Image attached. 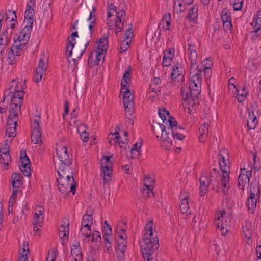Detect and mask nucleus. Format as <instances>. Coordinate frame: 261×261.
<instances>
[{
  "instance_id": "obj_45",
  "label": "nucleus",
  "mask_w": 261,
  "mask_h": 261,
  "mask_svg": "<svg viewBox=\"0 0 261 261\" xmlns=\"http://www.w3.org/2000/svg\"><path fill=\"white\" fill-rule=\"evenodd\" d=\"M108 19L107 20V24L109 25L110 23V20L109 19V18L112 16L114 13H116L117 8L113 4H110L108 6Z\"/></svg>"
},
{
  "instance_id": "obj_11",
  "label": "nucleus",
  "mask_w": 261,
  "mask_h": 261,
  "mask_svg": "<svg viewBox=\"0 0 261 261\" xmlns=\"http://www.w3.org/2000/svg\"><path fill=\"white\" fill-rule=\"evenodd\" d=\"M225 214V210H222V211H218L215 215L214 219L215 225L216 226L217 229H220L222 235H225L228 231L226 224L222 222L223 215Z\"/></svg>"
},
{
  "instance_id": "obj_40",
  "label": "nucleus",
  "mask_w": 261,
  "mask_h": 261,
  "mask_svg": "<svg viewBox=\"0 0 261 261\" xmlns=\"http://www.w3.org/2000/svg\"><path fill=\"white\" fill-rule=\"evenodd\" d=\"M131 71V68L129 67L128 69L126 71L123 76L122 80L121 82V88H124L125 86L126 88H128L127 86V84H129L130 79V72Z\"/></svg>"
},
{
  "instance_id": "obj_46",
  "label": "nucleus",
  "mask_w": 261,
  "mask_h": 261,
  "mask_svg": "<svg viewBox=\"0 0 261 261\" xmlns=\"http://www.w3.org/2000/svg\"><path fill=\"white\" fill-rule=\"evenodd\" d=\"M123 106L126 116L132 115L134 112V103H123Z\"/></svg>"
},
{
  "instance_id": "obj_48",
  "label": "nucleus",
  "mask_w": 261,
  "mask_h": 261,
  "mask_svg": "<svg viewBox=\"0 0 261 261\" xmlns=\"http://www.w3.org/2000/svg\"><path fill=\"white\" fill-rule=\"evenodd\" d=\"M120 138V134L118 132H116L114 134L111 133L108 135L109 142L110 144H115L118 142V140Z\"/></svg>"
},
{
  "instance_id": "obj_29",
  "label": "nucleus",
  "mask_w": 261,
  "mask_h": 261,
  "mask_svg": "<svg viewBox=\"0 0 261 261\" xmlns=\"http://www.w3.org/2000/svg\"><path fill=\"white\" fill-rule=\"evenodd\" d=\"M12 186L13 188H20L22 185L20 173H13L11 176Z\"/></svg>"
},
{
  "instance_id": "obj_8",
  "label": "nucleus",
  "mask_w": 261,
  "mask_h": 261,
  "mask_svg": "<svg viewBox=\"0 0 261 261\" xmlns=\"http://www.w3.org/2000/svg\"><path fill=\"white\" fill-rule=\"evenodd\" d=\"M32 29V27L25 25L21 30L17 38L14 39V43H17L19 48L24 50L25 46L30 39Z\"/></svg>"
},
{
  "instance_id": "obj_53",
  "label": "nucleus",
  "mask_w": 261,
  "mask_h": 261,
  "mask_svg": "<svg viewBox=\"0 0 261 261\" xmlns=\"http://www.w3.org/2000/svg\"><path fill=\"white\" fill-rule=\"evenodd\" d=\"M221 19L222 22L231 21L230 14L227 10H223L221 13Z\"/></svg>"
},
{
  "instance_id": "obj_22",
  "label": "nucleus",
  "mask_w": 261,
  "mask_h": 261,
  "mask_svg": "<svg viewBox=\"0 0 261 261\" xmlns=\"http://www.w3.org/2000/svg\"><path fill=\"white\" fill-rule=\"evenodd\" d=\"M117 14V18L115 20V33L118 34L121 32L123 26V23L122 22V18L125 15V13L123 10H121L119 12L115 13Z\"/></svg>"
},
{
  "instance_id": "obj_23",
  "label": "nucleus",
  "mask_w": 261,
  "mask_h": 261,
  "mask_svg": "<svg viewBox=\"0 0 261 261\" xmlns=\"http://www.w3.org/2000/svg\"><path fill=\"white\" fill-rule=\"evenodd\" d=\"M124 87L121 89V94L123 96V103H134L133 101L134 96L128 88H126L125 86Z\"/></svg>"
},
{
  "instance_id": "obj_60",
  "label": "nucleus",
  "mask_w": 261,
  "mask_h": 261,
  "mask_svg": "<svg viewBox=\"0 0 261 261\" xmlns=\"http://www.w3.org/2000/svg\"><path fill=\"white\" fill-rule=\"evenodd\" d=\"M10 147L6 142L0 149V155L9 153Z\"/></svg>"
},
{
  "instance_id": "obj_43",
  "label": "nucleus",
  "mask_w": 261,
  "mask_h": 261,
  "mask_svg": "<svg viewBox=\"0 0 261 261\" xmlns=\"http://www.w3.org/2000/svg\"><path fill=\"white\" fill-rule=\"evenodd\" d=\"M80 234L83 237L87 238L88 241H90V238L91 237V230L90 227L83 226L80 230Z\"/></svg>"
},
{
  "instance_id": "obj_2",
  "label": "nucleus",
  "mask_w": 261,
  "mask_h": 261,
  "mask_svg": "<svg viewBox=\"0 0 261 261\" xmlns=\"http://www.w3.org/2000/svg\"><path fill=\"white\" fill-rule=\"evenodd\" d=\"M153 222L150 221L145 226V233L141 244L142 255L147 261H151V256L156 249H158L159 240L157 232L153 231Z\"/></svg>"
},
{
  "instance_id": "obj_13",
  "label": "nucleus",
  "mask_w": 261,
  "mask_h": 261,
  "mask_svg": "<svg viewBox=\"0 0 261 261\" xmlns=\"http://www.w3.org/2000/svg\"><path fill=\"white\" fill-rule=\"evenodd\" d=\"M252 175V171L246 170L245 168H241L240 174L238 177V186L242 190L249 183V178Z\"/></svg>"
},
{
  "instance_id": "obj_14",
  "label": "nucleus",
  "mask_w": 261,
  "mask_h": 261,
  "mask_svg": "<svg viewBox=\"0 0 261 261\" xmlns=\"http://www.w3.org/2000/svg\"><path fill=\"white\" fill-rule=\"evenodd\" d=\"M20 159L21 160V164L20 165V169L25 176H31V169L29 166L30 161L27 156L25 151L21 150L20 154Z\"/></svg>"
},
{
  "instance_id": "obj_9",
  "label": "nucleus",
  "mask_w": 261,
  "mask_h": 261,
  "mask_svg": "<svg viewBox=\"0 0 261 261\" xmlns=\"http://www.w3.org/2000/svg\"><path fill=\"white\" fill-rule=\"evenodd\" d=\"M40 116H38L37 118L34 120L32 124V135L31 139L32 142L35 144L42 143L41 142V132L39 125Z\"/></svg>"
},
{
  "instance_id": "obj_37",
  "label": "nucleus",
  "mask_w": 261,
  "mask_h": 261,
  "mask_svg": "<svg viewBox=\"0 0 261 261\" xmlns=\"http://www.w3.org/2000/svg\"><path fill=\"white\" fill-rule=\"evenodd\" d=\"M251 24L254 29V35H256L257 37L258 36L257 33L261 29V14L257 15L256 18L253 20Z\"/></svg>"
},
{
  "instance_id": "obj_58",
  "label": "nucleus",
  "mask_w": 261,
  "mask_h": 261,
  "mask_svg": "<svg viewBox=\"0 0 261 261\" xmlns=\"http://www.w3.org/2000/svg\"><path fill=\"white\" fill-rule=\"evenodd\" d=\"M5 33H7V31L5 30L2 35H0V45L5 46L7 42V36L5 34Z\"/></svg>"
},
{
  "instance_id": "obj_50",
  "label": "nucleus",
  "mask_w": 261,
  "mask_h": 261,
  "mask_svg": "<svg viewBox=\"0 0 261 261\" xmlns=\"http://www.w3.org/2000/svg\"><path fill=\"white\" fill-rule=\"evenodd\" d=\"M6 19L10 22L16 21L17 16L15 11L12 10H8L6 13Z\"/></svg>"
},
{
  "instance_id": "obj_33",
  "label": "nucleus",
  "mask_w": 261,
  "mask_h": 261,
  "mask_svg": "<svg viewBox=\"0 0 261 261\" xmlns=\"http://www.w3.org/2000/svg\"><path fill=\"white\" fill-rule=\"evenodd\" d=\"M93 224L92 213H88V210L86 214L83 216L81 225L83 226L91 227Z\"/></svg>"
},
{
  "instance_id": "obj_3",
  "label": "nucleus",
  "mask_w": 261,
  "mask_h": 261,
  "mask_svg": "<svg viewBox=\"0 0 261 261\" xmlns=\"http://www.w3.org/2000/svg\"><path fill=\"white\" fill-rule=\"evenodd\" d=\"M57 173L59 178L57 179L59 191L64 195H67L71 192L75 194L76 184L73 176V170L71 167H66V169L58 167Z\"/></svg>"
},
{
  "instance_id": "obj_44",
  "label": "nucleus",
  "mask_w": 261,
  "mask_h": 261,
  "mask_svg": "<svg viewBox=\"0 0 261 261\" xmlns=\"http://www.w3.org/2000/svg\"><path fill=\"white\" fill-rule=\"evenodd\" d=\"M189 197L188 196L184 197L181 200V205L180 206V209L182 213L186 214L188 213V210L189 208V202L188 199Z\"/></svg>"
},
{
  "instance_id": "obj_38",
  "label": "nucleus",
  "mask_w": 261,
  "mask_h": 261,
  "mask_svg": "<svg viewBox=\"0 0 261 261\" xmlns=\"http://www.w3.org/2000/svg\"><path fill=\"white\" fill-rule=\"evenodd\" d=\"M198 16V8L193 7L188 12L186 18L189 21H194Z\"/></svg>"
},
{
  "instance_id": "obj_26",
  "label": "nucleus",
  "mask_w": 261,
  "mask_h": 261,
  "mask_svg": "<svg viewBox=\"0 0 261 261\" xmlns=\"http://www.w3.org/2000/svg\"><path fill=\"white\" fill-rule=\"evenodd\" d=\"M85 37L84 44L81 45V47L80 48V50L79 53L76 52V48H74V56L77 58L79 59L81 57L83 53L85 51V50L87 46H88L89 42L92 38H89V37H87L83 34Z\"/></svg>"
},
{
  "instance_id": "obj_15",
  "label": "nucleus",
  "mask_w": 261,
  "mask_h": 261,
  "mask_svg": "<svg viewBox=\"0 0 261 261\" xmlns=\"http://www.w3.org/2000/svg\"><path fill=\"white\" fill-rule=\"evenodd\" d=\"M24 52V50L19 48L17 43H13L10 50L8 53L7 60L9 65H13L16 62V57Z\"/></svg>"
},
{
  "instance_id": "obj_61",
  "label": "nucleus",
  "mask_w": 261,
  "mask_h": 261,
  "mask_svg": "<svg viewBox=\"0 0 261 261\" xmlns=\"http://www.w3.org/2000/svg\"><path fill=\"white\" fill-rule=\"evenodd\" d=\"M43 217V216H42V217L35 216L33 219V225H38L39 226H42Z\"/></svg>"
},
{
  "instance_id": "obj_19",
  "label": "nucleus",
  "mask_w": 261,
  "mask_h": 261,
  "mask_svg": "<svg viewBox=\"0 0 261 261\" xmlns=\"http://www.w3.org/2000/svg\"><path fill=\"white\" fill-rule=\"evenodd\" d=\"M47 66L45 64L43 59L40 58L34 76V81L36 83H38L42 79L43 74L45 73L47 70Z\"/></svg>"
},
{
  "instance_id": "obj_32",
  "label": "nucleus",
  "mask_w": 261,
  "mask_h": 261,
  "mask_svg": "<svg viewBox=\"0 0 261 261\" xmlns=\"http://www.w3.org/2000/svg\"><path fill=\"white\" fill-rule=\"evenodd\" d=\"M75 38H72L69 36L68 38L67 44L66 45V56L70 57L72 55V50L75 44Z\"/></svg>"
},
{
  "instance_id": "obj_18",
  "label": "nucleus",
  "mask_w": 261,
  "mask_h": 261,
  "mask_svg": "<svg viewBox=\"0 0 261 261\" xmlns=\"http://www.w3.org/2000/svg\"><path fill=\"white\" fill-rule=\"evenodd\" d=\"M189 48L188 49V60L190 62V68L193 69H196L197 67L196 61L197 59V54L196 51V47L194 44H189Z\"/></svg>"
},
{
  "instance_id": "obj_1",
  "label": "nucleus",
  "mask_w": 261,
  "mask_h": 261,
  "mask_svg": "<svg viewBox=\"0 0 261 261\" xmlns=\"http://www.w3.org/2000/svg\"><path fill=\"white\" fill-rule=\"evenodd\" d=\"M207 65V64H205ZM211 70L210 66L202 65L200 67H197L193 69L190 68V74L191 75L189 81V88L182 87L181 88V95L183 100H189V104L192 106L198 103V98L200 95L201 87V80L202 75L205 78L210 76Z\"/></svg>"
},
{
  "instance_id": "obj_62",
  "label": "nucleus",
  "mask_w": 261,
  "mask_h": 261,
  "mask_svg": "<svg viewBox=\"0 0 261 261\" xmlns=\"http://www.w3.org/2000/svg\"><path fill=\"white\" fill-rule=\"evenodd\" d=\"M69 236L68 232H59V238L62 240V244H64L65 242L67 240L68 237Z\"/></svg>"
},
{
  "instance_id": "obj_17",
  "label": "nucleus",
  "mask_w": 261,
  "mask_h": 261,
  "mask_svg": "<svg viewBox=\"0 0 261 261\" xmlns=\"http://www.w3.org/2000/svg\"><path fill=\"white\" fill-rule=\"evenodd\" d=\"M82 249L79 242L72 244L71 248L70 259L73 261H82Z\"/></svg>"
},
{
  "instance_id": "obj_16",
  "label": "nucleus",
  "mask_w": 261,
  "mask_h": 261,
  "mask_svg": "<svg viewBox=\"0 0 261 261\" xmlns=\"http://www.w3.org/2000/svg\"><path fill=\"white\" fill-rule=\"evenodd\" d=\"M168 122L169 126H171V128H172L171 130V133H172V137L176 138L179 140H182L185 137V135L184 134L185 129L180 126H177V122L175 119H169Z\"/></svg>"
},
{
  "instance_id": "obj_25",
  "label": "nucleus",
  "mask_w": 261,
  "mask_h": 261,
  "mask_svg": "<svg viewBox=\"0 0 261 261\" xmlns=\"http://www.w3.org/2000/svg\"><path fill=\"white\" fill-rule=\"evenodd\" d=\"M250 196L259 198L260 197L259 185L256 180L252 181L250 184Z\"/></svg>"
},
{
  "instance_id": "obj_55",
  "label": "nucleus",
  "mask_w": 261,
  "mask_h": 261,
  "mask_svg": "<svg viewBox=\"0 0 261 261\" xmlns=\"http://www.w3.org/2000/svg\"><path fill=\"white\" fill-rule=\"evenodd\" d=\"M101 240V236L99 232L97 231H94L93 233L91 235V238H90V241L93 242H99Z\"/></svg>"
},
{
  "instance_id": "obj_59",
  "label": "nucleus",
  "mask_w": 261,
  "mask_h": 261,
  "mask_svg": "<svg viewBox=\"0 0 261 261\" xmlns=\"http://www.w3.org/2000/svg\"><path fill=\"white\" fill-rule=\"evenodd\" d=\"M95 24V19H94L92 21L90 22V24L89 25V30L87 31L85 36L87 37H90V38H92V34H93V29L94 28V25Z\"/></svg>"
},
{
  "instance_id": "obj_21",
  "label": "nucleus",
  "mask_w": 261,
  "mask_h": 261,
  "mask_svg": "<svg viewBox=\"0 0 261 261\" xmlns=\"http://www.w3.org/2000/svg\"><path fill=\"white\" fill-rule=\"evenodd\" d=\"M182 69L180 64H177L174 65L173 67L172 72L171 74V77L174 81L179 82L182 81L184 79V75H182Z\"/></svg>"
},
{
  "instance_id": "obj_47",
  "label": "nucleus",
  "mask_w": 261,
  "mask_h": 261,
  "mask_svg": "<svg viewBox=\"0 0 261 261\" xmlns=\"http://www.w3.org/2000/svg\"><path fill=\"white\" fill-rule=\"evenodd\" d=\"M248 95V92L245 87H243L241 91H237V98L239 102H243Z\"/></svg>"
},
{
  "instance_id": "obj_42",
  "label": "nucleus",
  "mask_w": 261,
  "mask_h": 261,
  "mask_svg": "<svg viewBox=\"0 0 261 261\" xmlns=\"http://www.w3.org/2000/svg\"><path fill=\"white\" fill-rule=\"evenodd\" d=\"M243 233L244 236L247 239H249L251 238L253 229L251 228V225L250 223H246L245 225L243 227Z\"/></svg>"
},
{
  "instance_id": "obj_35",
  "label": "nucleus",
  "mask_w": 261,
  "mask_h": 261,
  "mask_svg": "<svg viewBox=\"0 0 261 261\" xmlns=\"http://www.w3.org/2000/svg\"><path fill=\"white\" fill-rule=\"evenodd\" d=\"M164 124L165 123L162 124L156 122L153 123L152 125V129L156 138H159L161 135L162 133L164 132V130L166 128V126Z\"/></svg>"
},
{
  "instance_id": "obj_56",
  "label": "nucleus",
  "mask_w": 261,
  "mask_h": 261,
  "mask_svg": "<svg viewBox=\"0 0 261 261\" xmlns=\"http://www.w3.org/2000/svg\"><path fill=\"white\" fill-rule=\"evenodd\" d=\"M233 9L236 11L240 10L243 5V0H234L233 2Z\"/></svg>"
},
{
  "instance_id": "obj_24",
  "label": "nucleus",
  "mask_w": 261,
  "mask_h": 261,
  "mask_svg": "<svg viewBox=\"0 0 261 261\" xmlns=\"http://www.w3.org/2000/svg\"><path fill=\"white\" fill-rule=\"evenodd\" d=\"M148 177H145L144 178V191L143 194L144 196L146 198H150L152 197H154V194L153 192V186L152 184H149L147 183V180H148Z\"/></svg>"
},
{
  "instance_id": "obj_54",
  "label": "nucleus",
  "mask_w": 261,
  "mask_h": 261,
  "mask_svg": "<svg viewBox=\"0 0 261 261\" xmlns=\"http://www.w3.org/2000/svg\"><path fill=\"white\" fill-rule=\"evenodd\" d=\"M44 212V208L42 206L38 205L35 207V212L34 213L35 216L42 217L43 216V213Z\"/></svg>"
},
{
  "instance_id": "obj_30",
  "label": "nucleus",
  "mask_w": 261,
  "mask_h": 261,
  "mask_svg": "<svg viewBox=\"0 0 261 261\" xmlns=\"http://www.w3.org/2000/svg\"><path fill=\"white\" fill-rule=\"evenodd\" d=\"M21 105L10 103L9 106V115L11 117H18V114L20 112Z\"/></svg>"
},
{
  "instance_id": "obj_5",
  "label": "nucleus",
  "mask_w": 261,
  "mask_h": 261,
  "mask_svg": "<svg viewBox=\"0 0 261 261\" xmlns=\"http://www.w3.org/2000/svg\"><path fill=\"white\" fill-rule=\"evenodd\" d=\"M219 166L222 171V175L221 178V184L222 192L224 195L228 194L229 189V173L225 171L223 167H225L229 164V154L228 150L226 149H221L219 152Z\"/></svg>"
},
{
  "instance_id": "obj_20",
  "label": "nucleus",
  "mask_w": 261,
  "mask_h": 261,
  "mask_svg": "<svg viewBox=\"0 0 261 261\" xmlns=\"http://www.w3.org/2000/svg\"><path fill=\"white\" fill-rule=\"evenodd\" d=\"M95 59L94 61H93V53H92L90 55L88 59V64L90 66H94L95 65H99V62L103 60L104 58V54L105 53H101V51H99L97 50H95L94 51Z\"/></svg>"
},
{
  "instance_id": "obj_51",
  "label": "nucleus",
  "mask_w": 261,
  "mask_h": 261,
  "mask_svg": "<svg viewBox=\"0 0 261 261\" xmlns=\"http://www.w3.org/2000/svg\"><path fill=\"white\" fill-rule=\"evenodd\" d=\"M79 108L75 107V109L72 111L71 113V119L70 120V124L71 125H75L76 120V119L77 117V115L79 114Z\"/></svg>"
},
{
  "instance_id": "obj_10",
  "label": "nucleus",
  "mask_w": 261,
  "mask_h": 261,
  "mask_svg": "<svg viewBox=\"0 0 261 261\" xmlns=\"http://www.w3.org/2000/svg\"><path fill=\"white\" fill-rule=\"evenodd\" d=\"M172 129L171 126L169 125L167 128H165L164 132H162L160 136V138L162 140L161 145L166 149L170 148L172 145V133L171 132Z\"/></svg>"
},
{
  "instance_id": "obj_49",
  "label": "nucleus",
  "mask_w": 261,
  "mask_h": 261,
  "mask_svg": "<svg viewBox=\"0 0 261 261\" xmlns=\"http://www.w3.org/2000/svg\"><path fill=\"white\" fill-rule=\"evenodd\" d=\"M16 126H6V135L9 137H14L16 135Z\"/></svg>"
},
{
  "instance_id": "obj_4",
  "label": "nucleus",
  "mask_w": 261,
  "mask_h": 261,
  "mask_svg": "<svg viewBox=\"0 0 261 261\" xmlns=\"http://www.w3.org/2000/svg\"><path fill=\"white\" fill-rule=\"evenodd\" d=\"M220 174L216 168H214L210 173L202 172L199 179V193L203 196L207 191L210 185L213 190H218L219 186Z\"/></svg>"
},
{
  "instance_id": "obj_64",
  "label": "nucleus",
  "mask_w": 261,
  "mask_h": 261,
  "mask_svg": "<svg viewBox=\"0 0 261 261\" xmlns=\"http://www.w3.org/2000/svg\"><path fill=\"white\" fill-rule=\"evenodd\" d=\"M24 90V84L22 82H17V85L14 88L15 91L23 92Z\"/></svg>"
},
{
  "instance_id": "obj_34",
  "label": "nucleus",
  "mask_w": 261,
  "mask_h": 261,
  "mask_svg": "<svg viewBox=\"0 0 261 261\" xmlns=\"http://www.w3.org/2000/svg\"><path fill=\"white\" fill-rule=\"evenodd\" d=\"M159 115L162 120L163 123H169L168 120L171 119H174V118L170 116L169 112L165 109H159Z\"/></svg>"
},
{
  "instance_id": "obj_39",
  "label": "nucleus",
  "mask_w": 261,
  "mask_h": 261,
  "mask_svg": "<svg viewBox=\"0 0 261 261\" xmlns=\"http://www.w3.org/2000/svg\"><path fill=\"white\" fill-rule=\"evenodd\" d=\"M11 157L9 153L0 155V163L3 164L2 168L4 170L7 169L9 163L11 162Z\"/></svg>"
},
{
  "instance_id": "obj_63",
  "label": "nucleus",
  "mask_w": 261,
  "mask_h": 261,
  "mask_svg": "<svg viewBox=\"0 0 261 261\" xmlns=\"http://www.w3.org/2000/svg\"><path fill=\"white\" fill-rule=\"evenodd\" d=\"M172 58L171 57H166V55H164L163 59V65L165 66H169L171 63Z\"/></svg>"
},
{
  "instance_id": "obj_28",
  "label": "nucleus",
  "mask_w": 261,
  "mask_h": 261,
  "mask_svg": "<svg viewBox=\"0 0 261 261\" xmlns=\"http://www.w3.org/2000/svg\"><path fill=\"white\" fill-rule=\"evenodd\" d=\"M208 133V125L207 124H202L199 128V140L201 142H204L207 138Z\"/></svg>"
},
{
  "instance_id": "obj_7",
  "label": "nucleus",
  "mask_w": 261,
  "mask_h": 261,
  "mask_svg": "<svg viewBox=\"0 0 261 261\" xmlns=\"http://www.w3.org/2000/svg\"><path fill=\"white\" fill-rule=\"evenodd\" d=\"M111 159H112V156H103L100 161L102 172L103 174V183L108 182L111 180V173L113 164L112 162L111 161Z\"/></svg>"
},
{
  "instance_id": "obj_12",
  "label": "nucleus",
  "mask_w": 261,
  "mask_h": 261,
  "mask_svg": "<svg viewBox=\"0 0 261 261\" xmlns=\"http://www.w3.org/2000/svg\"><path fill=\"white\" fill-rule=\"evenodd\" d=\"M35 5V0H30L27 4L24 20V23L25 24V25L32 27L34 22L33 15L34 13V11L32 7H34Z\"/></svg>"
},
{
  "instance_id": "obj_31",
  "label": "nucleus",
  "mask_w": 261,
  "mask_h": 261,
  "mask_svg": "<svg viewBox=\"0 0 261 261\" xmlns=\"http://www.w3.org/2000/svg\"><path fill=\"white\" fill-rule=\"evenodd\" d=\"M257 123L256 116H254L253 111L249 112L247 120V126L248 128L249 129H254Z\"/></svg>"
},
{
  "instance_id": "obj_6",
  "label": "nucleus",
  "mask_w": 261,
  "mask_h": 261,
  "mask_svg": "<svg viewBox=\"0 0 261 261\" xmlns=\"http://www.w3.org/2000/svg\"><path fill=\"white\" fill-rule=\"evenodd\" d=\"M56 153L59 161L55 163V167L58 170V167L66 169V167H71V161L69 159V154L66 146L58 145L56 148Z\"/></svg>"
},
{
  "instance_id": "obj_36",
  "label": "nucleus",
  "mask_w": 261,
  "mask_h": 261,
  "mask_svg": "<svg viewBox=\"0 0 261 261\" xmlns=\"http://www.w3.org/2000/svg\"><path fill=\"white\" fill-rule=\"evenodd\" d=\"M12 99L10 103H18L21 105L22 103V100L23 97V92L15 91L12 95Z\"/></svg>"
},
{
  "instance_id": "obj_52",
  "label": "nucleus",
  "mask_w": 261,
  "mask_h": 261,
  "mask_svg": "<svg viewBox=\"0 0 261 261\" xmlns=\"http://www.w3.org/2000/svg\"><path fill=\"white\" fill-rule=\"evenodd\" d=\"M126 243L127 242L126 240H123L121 242H118V249L122 255L124 254L125 250L127 249Z\"/></svg>"
},
{
  "instance_id": "obj_41",
  "label": "nucleus",
  "mask_w": 261,
  "mask_h": 261,
  "mask_svg": "<svg viewBox=\"0 0 261 261\" xmlns=\"http://www.w3.org/2000/svg\"><path fill=\"white\" fill-rule=\"evenodd\" d=\"M108 48V40L107 38H101L100 39L97 48L96 50L101 51V53H105Z\"/></svg>"
},
{
  "instance_id": "obj_27",
  "label": "nucleus",
  "mask_w": 261,
  "mask_h": 261,
  "mask_svg": "<svg viewBox=\"0 0 261 261\" xmlns=\"http://www.w3.org/2000/svg\"><path fill=\"white\" fill-rule=\"evenodd\" d=\"M260 198L249 196L247 200V206L248 211L253 213L255 211L257 201H259Z\"/></svg>"
},
{
  "instance_id": "obj_57",
  "label": "nucleus",
  "mask_w": 261,
  "mask_h": 261,
  "mask_svg": "<svg viewBox=\"0 0 261 261\" xmlns=\"http://www.w3.org/2000/svg\"><path fill=\"white\" fill-rule=\"evenodd\" d=\"M17 120L16 117H11L10 115H9L6 125L17 126Z\"/></svg>"
}]
</instances>
